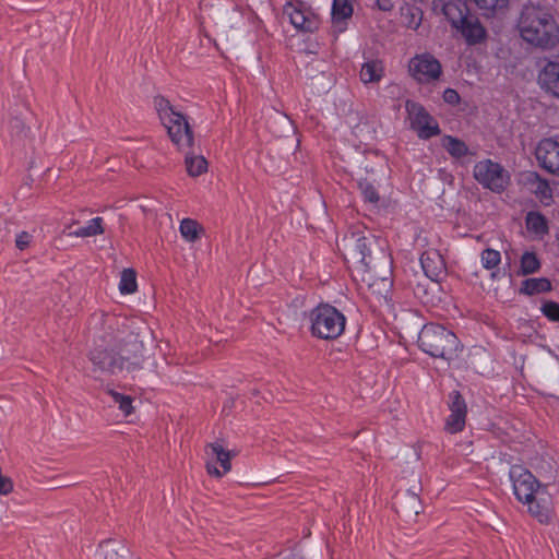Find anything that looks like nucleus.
Wrapping results in <instances>:
<instances>
[{"instance_id": "1", "label": "nucleus", "mask_w": 559, "mask_h": 559, "mask_svg": "<svg viewBox=\"0 0 559 559\" xmlns=\"http://www.w3.org/2000/svg\"><path fill=\"white\" fill-rule=\"evenodd\" d=\"M516 28L521 38L534 47L546 50L559 44V24L551 11L544 5H523Z\"/></svg>"}, {"instance_id": "2", "label": "nucleus", "mask_w": 559, "mask_h": 559, "mask_svg": "<svg viewBox=\"0 0 559 559\" xmlns=\"http://www.w3.org/2000/svg\"><path fill=\"white\" fill-rule=\"evenodd\" d=\"M103 342L107 343V346H104V344L97 345L90 354L95 377L119 376L124 370L131 372L141 367V358L139 356L127 357L122 352L117 353L115 350L119 342L117 336H114L108 342L105 340Z\"/></svg>"}, {"instance_id": "3", "label": "nucleus", "mask_w": 559, "mask_h": 559, "mask_svg": "<svg viewBox=\"0 0 559 559\" xmlns=\"http://www.w3.org/2000/svg\"><path fill=\"white\" fill-rule=\"evenodd\" d=\"M419 348L435 358L450 360L460 349L457 336L443 325L427 323L418 334Z\"/></svg>"}, {"instance_id": "4", "label": "nucleus", "mask_w": 559, "mask_h": 559, "mask_svg": "<svg viewBox=\"0 0 559 559\" xmlns=\"http://www.w3.org/2000/svg\"><path fill=\"white\" fill-rule=\"evenodd\" d=\"M154 106L171 142L181 151L191 148L193 144V133L186 117L180 111L176 110L164 96H156L154 98Z\"/></svg>"}, {"instance_id": "5", "label": "nucleus", "mask_w": 559, "mask_h": 559, "mask_svg": "<svg viewBox=\"0 0 559 559\" xmlns=\"http://www.w3.org/2000/svg\"><path fill=\"white\" fill-rule=\"evenodd\" d=\"M309 330L312 336L333 341L345 331L346 317L330 304H319L308 313Z\"/></svg>"}, {"instance_id": "6", "label": "nucleus", "mask_w": 559, "mask_h": 559, "mask_svg": "<svg viewBox=\"0 0 559 559\" xmlns=\"http://www.w3.org/2000/svg\"><path fill=\"white\" fill-rule=\"evenodd\" d=\"M473 175L479 185L496 193L503 192L510 182L509 173L499 163L488 158L475 164Z\"/></svg>"}, {"instance_id": "7", "label": "nucleus", "mask_w": 559, "mask_h": 559, "mask_svg": "<svg viewBox=\"0 0 559 559\" xmlns=\"http://www.w3.org/2000/svg\"><path fill=\"white\" fill-rule=\"evenodd\" d=\"M408 73L418 83H430L440 78L442 68L437 58L425 52L418 53L409 60Z\"/></svg>"}, {"instance_id": "8", "label": "nucleus", "mask_w": 559, "mask_h": 559, "mask_svg": "<svg viewBox=\"0 0 559 559\" xmlns=\"http://www.w3.org/2000/svg\"><path fill=\"white\" fill-rule=\"evenodd\" d=\"M509 475L516 499L520 502H531L534 500L536 490L539 487L535 476L521 465H512Z\"/></svg>"}, {"instance_id": "9", "label": "nucleus", "mask_w": 559, "mask_h": 559, "mask_svg": "<svg viewBox=\"0 0 559 559\" xmlns=\"http://www.w3.org/2000/svg\"><path fill=\"white\" fill-rule=\"evenodd\" d=\"M406 110L411 120V127L420 139H429L440 133L437 121L426 109L414 102H406Z\"/></svg>"}, {"instance_id": "10", "label": "nucleus", "mask_w": 559, "mask_h": 559, "mask_svg": "<svg viewBox=\"0 0 559 559\" xmlns=\"http://www.w3.org/2000/svg\"><path fill=\"white\" fill-rule=\"evenodd\" d=\"M205 453L209 475L221 478L230 472V460L236 455L235 452L226 450L219 442H213L206 447Z\"/></svg>"}, {"instance_id": "11", "label": "nucleus", "mask_w": 559, "mask_h": 559, "mask_svg": "<svg viewBox=\"0 0 559 559\" xmlns=\"http://www.w3.org/2000/svg\"><path fill=\"white\" fill-rule=\"evenodd\" d=\"M535 157L540 168L549 174L559 176V142L545 138L535 148Z\"/></svg>"}, {"instance_id": "12", "label": "nucleus", "mask_w": 559, "mask_h": 559, "mask_svg": "<svg viewBox=\"0 0 559 559\" xmlns=\"http://www.w3.org/2000/svg\"><path fill=\"white\" fill-rule=\"evenodd\" d=\"M449 399L450 415L445 421V430L450 433H457L465 427L467 406L459 391H452L449 394Z\"/></svg>"}, {"instance_id": "13", "label": "nucleus", "mask_w": 559, "mask_h": 559, "mask_svg": "<svg viewBox=\"0 0 559 559\" xmlns=\"http://www.w3.org/2000/svg\"><path fill=\"white\" fill-rule=\"evenodd\" d=\"M290 24L298 31L311 32L316 27V21L310 12H308L304 4L298 2H286L283 9Z\"/></svg>"}, {"instance_id": "14", "label": "nucleus", "mask_w": 559, "mask_h": 559, "mask_svg": "<svg viewBox=\"0 0 559 559\" xmlns=\"http://www.w3.org/2000/svg\"><path fill=\"white\" fill-rule=\"evenodd\" d=\"M432 8L435 11L440 10L453 29H456L469 15L467 7L456 1L435 0Z\"/></svg>"}, {"instance_id": "15", "label": "nucleus", "mask_w": 559, "mask_h": 559, "mask_svg": "<svg viewBox=\"0 0 559 559\" xmlns=\"http://www.w3.org/2000/svg\"><path fill=\"white\" fill-rule=\"evenodd\" d=\"M420 264L425 275L431 281H439L445 273V262L436 249H427L420 255Z\"/></svg>"}, {"instance_id": "16", "label": "nucleus", "mask_w": 559, "mask_h": 559, "mask_svg": "<svg viewBox=\"0 0 559 559\" xmlns=\"http://www.w3.org/2000/svg\"><path fill=\"white\" fill-rule=\"evenodd\" d=\"M455 31L462 35L469 46L480 44L487 38V31L479 19L471 14Z\"/></svg>"}, {"instance_id": "17", "label": "nucleus", "mask_w": 559, "mask_h": 559, "mask_svg": "<svg viewBox=\"0 0 559 559\" xmlns=\"http://www.w3.org/2000/svg\"><path fill=\"white\" fill-rule=\"evenodd\" d=\"M540 86L559 98V62L549 61L538 75Z\"/></svg>"}, {"instance_id": "18", "label": "nucleus", "mask_w": 559, "mask_h": 559, "mask_svg": "<svg viewBox=\"0 0 559 559\" xmlns=\"http://www.w3.org/2000/svg\"><path fill=\"white\" fill-rule=\"evenodd\" d=\"M349 239L354 241L352 249L354 258L357 259L366 271L369 270L372 263L370 251L371 241L365 236L356 237L355 235H352Z\"/></svg>"}, {"instance_id": "19", "label": "nucleus", "mask_w": 559, "mask_h": 559, "mask_svg": "<svg viewBox=\"0 0 559 559\" xmlns=\"http://www.w3.org/2000/svg\"><path fill=\"white\" fill-rule=\"evenodd\" d=\"M527 231L536 239H544L549 233L547 218L539 212L531 211L525 216Z\"/></svg>"}, {"instance_id": "20", "label": "nucleus", "mask_w": 559, "mask_h": 559, "mask_svg": "<svg viewBox=\"0 0 559 559\" xmlns=\"http://www.w3.org/2000/svg\"><path fill=\"white\" fill-rule=\"evenodd\" d=\"M98 552L103 559H127L130 550L122 542L108 539L99 544Z\"/></svg>"}, {"instance_id": "21", "label": "nucleus", "mask_w": 559, "mask_h": 559, "mask_svg": "<svg viewBox=\"0 0 559 559\" xmlns=\"http://www.w3.org/2000/svg\"><path fill=\"white\" fill-rule=\"evenodd\" d=\"M359 76L364 84L380 82L384 76L383 62L378 59L366 61L361 66Z\"/></svg>"}, {"instance_id": "22", "label": "nucleus", "mask_w": 559, "mask_h": 559, "mask_svg": "<svg viewBox=\"0 0 559 559\" xmlns=\"http://www.w3.org/2000/svg\"><path fill=\"white\" fill-rule=\"evenodd\" d=\"M549 290H551V283L546 277H532L524 280L520 287V293L527 296H533Z\"/></svg>"}, {"instance_id": "23", "label": "nucleus", "mask_w": 559, "mask_h": 559, "mask_svg": "<svg viewBox=\"0 0 559 559\" xmlns=\"http://www.w3.org/2000/svg\"><path fill=\"white\" fill-rule=\"evenodd\" d=\"M533 185L534 193L539 202L545 206L551 205L554 202V197L549 182L542 178L539 175L535 174Z\"/></svg>"}, {"instance_id": "24", "label": "nucleus", "mask_w": 559, "mask_h": 559, "mask_svg": "<svg viewBox=\"0 0 559 559\" xmlns=\"http://www.w3.org/2000/svg\"><path fill=\"white\" fill-rule=\"evenodd\" d=\"M103 218L97 216L90 219L84 226L71 231L69 235L76 238L94 237L104 234Z\"/></svg>"}, {"instance_id": "25", "label": "nucleus", "mask_w": 559, "mask_h": 559, "mask_svg": "<svg viewBox=\"0 0 559 559\" xmlns=\"http://www.w3.org/2000/svg\"><path fill=\"white\" fill-rule=\"evenodd\" d=\"M331 13L334 25L344 23L353 15V5L350 0H333Z\"/></svg>"}, {"instance_id": "26", "label": "nucleus", "mask_w": 559, "mask_h": 559, "mask_svg": "<svg viewBox=\"0 0 559 559\" xmlns=\"http://www.w3.org/2000/svg\"><path fill=\"white\" fill-rule=\"evenodd\" d=\"M401 14L407 28L417 29L423 22V10L419 7L406 4L402 7Z\"/></svg>"}, {"instance_id": "27", "label": "nucleus", "mask_w": 559, "mask_h": 559, "mask_svg": "<svg viewBox=\"0 0 559 559\" xmlns=\"http://www.w3.org/2000/svg\"><path fill=\"white\" fill-rule=\"evenodd\" d=\"M181 237L188 242H194L200 238L201 225L192 218H183L179 224Z\"/></svg>"}, {"instance_id": "28", "label": "nucleus", "mask_w": 559, "mask_h": 559, "mask_svg": "<svg viewBox=\"0 0 559 559\" xmlns=\"http://www.w3.org/2000/svg\"><path fill=\"white\" fill-rule=\"evenodd\" d=\"M421 506L420 501L415 493H406L404 496V501L400 503L397 509V513L402 516L412 519V516H417L420 512Z\"/></svg>"}, {"instance_id": "29", "label": "nucleus", "mask_w": 559, "mask_h": 559, "mask_svg": "<svg viewBox=\"0 0 559 559\" xmlns=\"http://www.w3.org/2000/svg\"><path fill=\"white\" fill-rule=\"evenodd\" d=\"M442 146L454 158H461L468 154V147L465 142L451 135L442 138Z\"/></svg>"}, {"instance_id": "30", "label": "nucleus", "mask_w": 559, "mask_h": 559, "mask_svg": "<svg viewBox=\"0 0 559 559\" xmlns=\"http://www.w3.org/2000/svg\"><path fill=\"white\" fill-rule=\"evenodd\" d=\"M540 261L535 252L525 251L520 259L519 274L526 276L534 274L540 269Z\"/></svg>"}, {"instance_id": "31", "label": "nucleus", "mask_w": 559, "mask_h": 559, "mask_svg": "<svg viewBox=\"0 0 559 559\" xmlns=\"http://www.w3.org/2000/svg\"><path fill=\"white\" fill-rule=\"evenodd\" d=\"M136 274L132 269H124L120 275L119 292L129 295L136 292Z\"/></svg>"}, {"instance_id": "32", "label": "nucleus", "mask_w": 559, "mask_h": 559, "mask_svg": "<svg viewBox=\"0 0 559 559\" xmlns=\"http://www.w3.org/2000/svg\"><path fill=\"white\" fill-rule=\"evenodd\" d=\"M528 506V512L542 524L551 522V510L548 506H543L535 499L531 502H523Z\"/></svg>"}, {"instance_id": "33", "label": "nucleus", "mask_w": 559, "mask_h": 559, "mask_svg": "<svg viewBox=\"0 0 559 559\" xmlns=\"http://www.w3.org/2000/svg\"><path fill=\"white\" fill-rule=\"evenodd\" d=\"M186 167L190 176L197 177L205 173L207 169V162L203 156L187 155Z\"/></svg>"}, {"instance_id": "34", "label": "nucleus", "mask_w": 559, "mask_h": 559, "mask_svg": "<svg viewBox=\"0 0 559 559\" xmlns=\"http://www.w3.org/2000/svg\"><path fill=\"white\" fill-rule=\"evenodd\" d=\"M500 263V251L492 248H486L480 252V264L485 270L493 271Z\"/></svg>"}, {"instance_id": "35", "label": "nucleus", "mask_w": 559, "mask_h": 559, "mask_svg": "<svg viewBox=\"0 0 559 559\" xmlns=\"http://www.w3.org/2000/svg\"><path fill=\"white\" fill-rule=\"evenodd\" d=\"M107 393L111 396L115 404L118 405L123 416H129L133 412V400L129 395L121 394L111 389L107 390Z\"/></svg>"}, {"instance_id": "36", "label": "nucleus", "mask_w": 559, "mask_h": 559, "mask_svg": "<svg viewBox=\"0 0 559 559\" xmlns=\"http://www.w3.org/2000/svg\"><path fill=\"white\" fill-rule=\"evenodd\" d=\"M358 188L365 201L370 202L372 204H377L379 202L380 197L373 183H371L367 179H360L358 181Z\"/></svg>"}, {"instance_id": "37", "label": "nucleus", "mask_w": 559, "mask_h": 559, "mask_svg": "<svg viewBox=\"0 0 559 559\" xmlns=\"http://www.w3.org/2000/svg\"><path fill=\"white\" fill-rule=\"evenodd\" d=\"M540 312L550 322H559V302L554 300L543 301Z\"/></svg>"}, {"instance_id": "38", "label": "nucleus", "mask_w": 559, "mask_h": 559, "mask_svg": "<svg viewBox=\"0 0 559 559\" xmlns=\"http://www.w3.org/2000/svg\"><path fill=\"white\" fill-rule=\"evenodd\" d=\"M32 240V236L27 231H21L17 234L15 245L20 250H25Z\"/></svg>"}, {"instance_id": "39", "label": "nucleus", "mask_w": 559, "mask_h": 559, "mask_svg": "<svg viewBox=\"0 0 559 559\" xmlns=\"http://www.w3.org/2000/svg\"><path fill=\"white\" fill-rule=\"evenodd\" d=\"M443 99L448 104L455 105L460 102V95L455 90L447 88L443 92Z\"/></svg>"}, {"instance_id": "40", "label": "nucleus", "mask_w": 559, "mask_h": 559, "mask_svg": "<svg viewBox=\"0 0 559 559\" xmlns=\"http://www.w3.org/2000/svg\"><path fill=\"white\" fill-rule=\"evenodd\" d=\"M376 5L379 10L384 12H390L394 8L392 0H377Z\"/></svg>"}, {"instance_id": "41", "label": "nucleus", "mask_w": 559, "mask_h": 559, "mask_svg": "<svg viewBox=\"0 0 559 559\" xmlns=\"http://www.w3.org/2000/svg\"><path fill=\"white\" fill-rule=\"evenodd\" d=\"M283 559H305L298 554H289L288 556L284 557Z\"/></svg>"}, {"instance_id": "42", "label": "nucleus", "mask_w": 559, "mask_h": 559, "mask_svg": "<svg viewBox=\"0 0 559 559\" xmlns=\"http://www.w3.org/2000/svg\"><path fill=\"white\" fill-rule=\"evenodd\" d=\"M111 320H112V318H109V317H108V318H107V320H106V322H108V323H109V325H111V323H110V321H111Z\"/></svg>"}, {"instance_id": "43", "label": "nucleus", "mask_w": 559, "mask_h": 559, "mask_svg": "<svg viewBox=\"0 0 559 559\" xmlns=\"http://www.w3.org/2000/svg\"><path fill=\"white\" fill-rule=\"evenodd\" d=\"M496 276H497V275H496V273H495V272H492V273H491V278H496Z\"/></svg>"}]
</instances>
